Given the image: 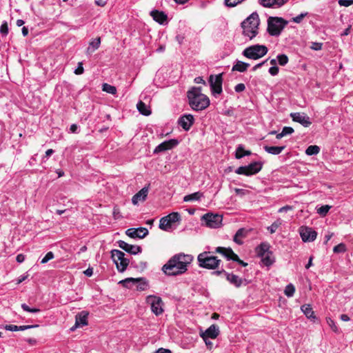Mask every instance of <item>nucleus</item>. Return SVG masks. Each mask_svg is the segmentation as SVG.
Returning <instances> with one entry per match:
<instances>
[{
	"label": "nucleus",
	"instance_id": "nucleus-27",
	"mask_svg": "<svg viewBox=\"0 0 353 353\" xmlns=\"http://www.w3.org/2000/svg\"><path fill=\"white\" fill-rule=\"evenodd\" d=\"M101 44V38L97 37L89 43V46L87 48L86 53L88 55L92 54L96 50H97Z\"/></svg>",
	"mask_w": 353,
	"mask_h": 353
},
{
	"label": "nucleus",
	"instance_id": "nucleus-59",
	"mask_svg": "<svg viewBox=\"0 0 353 353\" xmlns=\"http://www.w3.org/2000/svg\"><path fill=\"white\" fill-rule=\"evenodd\" d=\"M268 61V59L261 62V63H259L257 64H256L253 68H252V71H256L258 68H260L261 67H262L266 62Z\"/></svg>",
	"mask_w": 353,
	"mask_h": 353
},
{
	"label": "nucleus",
	"instance_id": "nucleus-21",
	"mask_svg": "<svg viewBox=\"0 0 353 353\" xmlns=\"http://www.w3.org/2000/svg\"><path fill=\"white\" fill-rule=\"evenodd\" d=\"M148 194V188L144 187L137 194H135L132 199V202L134 205L138 204L140 201H144Z\"/></svg>",
	"mask_w": 353,
	"mask_h": 353
},
{
	"label": "nucleus",
	"instance_id": "nucleus-1",
	"mask_svg": "<svg viewBox=\"0 0 353 353\" xmlns=\"http://www.w3.org/2000/svg\"><path fill=\"white\" fill-rule=\"evenodd\" d=\"M191 254L179 253L174 255L162 267V271L168 276L182 274L188 270V265L193 261Z\"/></svg>",
	"mask_w": 353,
	"mask_h": 353
},
{
	"label": "nucleus",
	"instance_id": "nucleus-54",
	"mask_svg": "<svg viewBox=\"0 0 353 353\" xmlns=\"http://www.w3.org/2000/svg\"><path fill=\"white\" fill-rule=\"evenodd\" d=\"M279 68L278 66H272L270 68L268 72L272 76H276L278 74Z\"/></svg>",
	"mask_w": 353,
	"mask_h": 353
},
{
	"label": "nucleus",
	"instance_id": "nucleus-42",
	"mask_svg": "<svg viewBox=\"0 0 353 353\" xmlns=\"http://www.w3.org/2000/svg\"><path fill=\"white\" fill-rule=\"evenodd\" d=\"M330 208L331 206L328 205H322L321 207L317 209V213L321 216H325Z\"/></svg>",
	"mask_w": 353,
	"mask_h": 353
},
{
	"label": "nucleus",
	"instance_id": "nucleus-33",
	"mask_svg": "<svg viewBox=\"0 0 353 353\" xmlns=\"http://www.w3.org/2000/svg\"><path fill=\"white\" fill-rule=\"evenodd\" d=\"M251 154L250 150H245L243 145H239L236 149L235 157L237 159H241L245 156H249Z\"/></svg>",
	"mask_w": 353,
	"mask_h": 353
},
{
	"label": "nucleus",
	"instance_id": "nucleus-18",
	"mask_svg": "<svg viewBox=\"0 0 353 353\" xmlns=\"http://www.w3.org/2000/svg\"><path fill=\"white\" fill-rule=\"evenodd\" d=\"M125 233L128 236L133 239H143L148 234V230L145 228H129Z\"/></svg>",
	"mask_w": 353,
	"mask_h": 353
},
{
	"label": "nucleus",
	"instance_id": "nucleus-45",
	"mask_svg": "<svg viewBox=\"0 0 353 353\" xmlns=\"http://www.w3.org/2000/svg\"><path fill=\"white\" fill-rule=\"evenodd\" d=\"M0 33L6 36L8 34V26L6 21H3L0 26Z\"/></svg>",
	"mask_w": 353,
	"mask_h": 353
},
{
	"label": "nucleus",
	"instance_id": "nucleus-29",
	"mask_svg": "<svg viewBox=\"0 0 353 353\" xmlns=\"http://www.w3.org/2000/svg\"><path fill=\"white\" fill-rule=\"evenodd\" d=\"M247 235V231L244 228H240L234 236L233 240L238 245L243 244L242 239Z\"/></svg>",
	"mask_w": 353,
	"mask_h": 353
},
{
	"label": "nucleus",
	"instance_id": "nucleus-26",
	"mask_svg": "<svg viewBox=\"0 0 353 353\" xmlns=\"http://www.w3.org/2000/svg\"><path fill=\"white\" fill-rule=\"evenodd\" d=\"M88 313L81 312L76 316L75 327H83L88 324Z\"/></svg>",
	"mask_w": 353,
	"mask_h": 353
},
{
	"label": "nucleus",
	"instance_id": "nucleus-16",
	"mask_svg": "<svg viewBox=\"0 0 353 353\" xmlns=\"http://www.w3.org/2000/svg\"><path fill=\"white\" fill-rule=\"evenodd\" d=\"M290 117L294 121L301 123L304 127H308L312 123L310 117L303 112L291 113Z\"/></svg>",
	"mask_w": 353,
	"mask_h": 353
},
{
	"label": "nucleus",
	"instance_id": "nucleus-8",
	"mask_svg": "<svg viewBox=\"0 0 353 353\" xmlns=\"http://www.w3.org/2000/svg\"><path fill=\"white\" fill-rule=\"evenodd\" d=\"M111 257L119 272H123L126 270L129 264V259L125 258V254L123 252L113 250L111 252Z\"/></svg>",
	"mask_w": 353,
	"mask_h": 353
},
{
	"label": "nucleus",
	"instance_id": "nucleus-2",
	"mask_svg": "<svg viewBox=\"0 0 353 353\" xmlns=\"http://www.w3.org/2000/svg\"><path fill=\"white\" fill-rule=\"evenodd\" d=\"M189 105L195 111L206 109L210 105L209 98L202 93L201 88L193 87L187 92Z\"/></svg>",
	"mask_w": 353,
	"mask_h": 353
},
{
	"label": "nucleus",
	"instance_id": "nucleus-7",
	"mask_svg": "<svg viewBox=\"0 0 353 353\" xmlns=\"http://www.w3.org/2000/svg\"><path fill=\"white\" fill-rule=\"evenodd\" d=\"M270 248L269 243H261L256 250L258 256L261 258V261L266 266H270L274 262V258Z\"/></svg>",
	"mask_w": 353,
	"mask_h": 353
},
{
	"label": "nucleus",
	"instance_id": "nucleus-6",
	"mask_svg": "<svg viewBox=\"0 0 353 353\" xmlns=\"http://www.w3.org/2000/svg\"><path fill=\"white\" fill-rule=\"evenodd\" d=\"M268 52V48L264 45H252L245 48L242 54L250 59L257 60L264 57Z\"/></svg>",
	"mask_w": 353,
	"mask_h": 353
},
{
	"label": "nucleus",
	"instance_id": "nucleus-11",
	"mask_svg": "<svg viewBox=\"0 0 353 353\" xmlns=\"http://www.w3.org/2000/svg\"><path fill=\"white\" fill-rule=\"evenodd\" d=\"M201 220L207 227L217 228L221 225L223 217L218 214L208 213L202 216Z\"/></svg>",
	"mask_w": 353,
	"mask_h": 353
},
{
	"label": "nucleus",
	"instance_id": "nucleus-20",
	"mask_svg": "<svg viewBox=\"0 0 353 353\" xmlns=\"http://www.w3.org/2000/svg\"><path fill=\"white\" fill-rule=\"evenodd\" d=\"M118 245L120 248L132 254H137L141 252L140 246L128 244L124 241H118Z\"/></svg>",
	"mask_w": 353,
	"mask_h": 353
},
{
	"label": "nucleus",
	"instance_id": "nucleus-31",
	"mask_svg": "<svg viewBox=\"0 0 353 353\" xmlns=\"http://www.w3.org/2000/svg\"><path fill=\"white\" fill-rule=\"evenodd\" d=\"M137 108L139 112L143 115L149 116L151 114L150 107L141 101L137 103Z\"/></svg>",
	"mask_w": 353,
	"mask_h": 353
},
{
	"label": "nucleus",
	"instance_id": "nucleus-64",
	"mask_svg": "<svg viewBox=\"0 0 353 353\" xmlns=\"http://www.w3.org/2000/svg\"><path fill=\"white\" fill-rule=\"evenodd\" d=\"M352 26L350 25L343 32L341 33V36H347L350 34Z\"/></svg>",
	"mask_w": 353,
	"mask_h": 353
},
{
	"label": "nucleus",
	"instance_id": "nucleus-48",
	"mask_svg": "<svg viewBox=\"0 0 353 353\" xmlns=\"http://www.w3.org/2000/svg\"><path fill=\"white\" fill-rule=\"evenodd\" d=\"M54 255L52 252H48L46 256L41 259V263H46L50 260L54 259Z\"/></svg>",
	"mask_w": 353,
	"mask_h": 353
},
{
	"label": "nucleus",
	"instance_id": "nucleus-56",
	"mask_svg": "<svg viewBox=\"0 0 353 353\" xmlns=\"http://www.w3.org/2000/svg\"><path fill=\"white\" fill-rule=\"evenodd\" d=\"M38 325H20L18 326V331H23L28 329L34 328L38 327Z\"/></svg>",
	"mask_w": 353,
	"mask_h": 353
},
{
	"label": "nucleus",
	"instance_id": "nucleus-17",
	"mask_svg": "<svg viewBox=\"0 0 353 353\" xmlns=\"http://www.w3.org/2000/svg\"><path fill=\"white\" fill-rule=\"evenodd\" d=\"M178 144L179 141L175 139L165 141L156 147V148L154 150V152L158 153L165 150H171L173 148L176 147Z\"/></svg>",
	"mask_w": 353,
	"mask_h": 353
},
{
	"label": "nucleus",
	"instance_id": "nucleus-36",
	"mask_svg": "<svg viewBox=\"0 0 353 353\" xmlns=\"http://www.w3.org/2000/svg\"><path fill=\"white\" fill-rule=\"evenodd\" d=\"M137 281H139V279H135L134 278H127L119 281V283L122 284L127 288H131L132 285H135V283Z\"/></svg>",
	"mask_w": 353,
	"mask_h": 353
},
{
	"label": "nucleus",
	"instance_id": "nucleus-46",
	"mask_svg": "<svg viewBox=\"0 0 353 353\" xmlns=\"http://www.w3.org/2000/svg\"><path fill=\"white\" fill-rule=\"evenodd\" d=\"M21 308L26 311V312H32V313H37V312H40V310L38 309V308H30L27 304L26 303H22L21 304Z\"/></svg>",
	"mask_w": 353,
	"mask_h": 353
},
{
	"label": "nucleus",
	"instance_id": "nucleus-53",
	"mask_svg": "<svg viewBox=\"0 0 353 353\" xmlns=\"http://www.w3.org/2000/svg\"><path fill=\"white\" fill-rule=\"evenodd\" d=\"M339 4L341 6L348 7L353 4V0H339Z\"/></svg>",
	"mask_w": 353,
	"mask_h": 353
},
{
	"label": "nucleus",
	"instance_id": "nucleus-35",
	"mask_svg": "<svg viewBox=\"0 0 353 353\" xmlns=\"http://www.w3.org/2000/svg\"><path fill=\"white\" fill-rule=\"evenodd\" d=\"M202 196H203V194L201 192H196L193 194L185 196L183 198V201L185 202H189V201H197V200H199Z\"/></svg>",
	"mask_w": 353,
	"mask_h": 353
},
{
	"label": "nucleus",
	"instance_id": "nucleus-12",
	"mask_svg": "<svg viewBox=\"0 0 353 353\" xmlns=\"http://www.w3.org/2000/svg\"><path fill=\"white\" fill-rule=\"evenodd\" d=\"M262 168V164L260 162H254L248 165L239 167L235 172L238 174L250 176L258 173Z\"/></svg>",
	"mask_w": 353,
	"mask_h": 353
},
{
	"label": "nucleus",
	"instance_id": "nucleus-5",
	"mask_svg": "<svg viewBox=\"0 0 353 353\" xmlns=\"http://www.w3.org/2000/svg\"><path fill=\"white\" fill-rule=\"evenodd\" d=\"M288 21L278 17H270L268 19V32L270 35L278 37L287 26Z\"/></svg>",
	"mask_w": 353,
	"mask_h": 353
},
{
	"label": "nucleus",
	"instance_id": "nucleus-19",
	"mask_svg": "<svg viewBox=\"0 0 353 353\" xmlns=\"http://www.w3.org/2000/svg\"><path fill=\"white\" fill-rule=\"evenodd\" d=\"M193 115L188 114L181 116L178 120V124L185 131L190 129L191 126L194 123Z\"/></svg>",
	"mask_w": 353,
	"mask_h": 353
},
{
	"label": "nucleus",
	"instance_id": "nucleus-58",
	"mask_svg": "<svg viewBox=\"0 0 353 353\" xmlns=\"http://www.w3.org/2000/svg\"><path fill=\"white\" fill-rule=\"evenodd\" d=\"M292 210V207L290 206V205H285V206H283L281 208L279 209L278 212L279 213H282V212H286L289 210Z\"/></svg>",
	"mask_w": 353,
	"mask_h": 353
},
{
	"label": "nucleus",
	"instance_id": "nucleus-3",
	"mask_svg": "<svg viewBox=\"0 0 353 353\" xmlns=\"http://www.w3.org/2000/svg\"><path fill=\"white\" fill-rule=\"evenodd\" d=\"M260 23L259 17L256 12H253L241 23L243 34L252 40L259 33Z\"/></svg>",
	"mask_w": 353,
	"mask_h": 353
},
{
	"label": "nucleus",
	"instance_id": "nucleus-14",
	"mask_svg": "<svg viewBox=\"0 0 353 353\" xmlns=\"http://www.w3.org/2000/svg\"><path fill=\"white\" fill-rule=\"evenodd\" d=\"M222 74L210 75L209 83L213 94H219L222 92Z\"/></svg>",
	"mask_w": 353,
	"mask_h": 353
},
{
	"label": "nucleus",
	"instance_id": "nucleus-50",
	"mask_svg": "<svg viewBox=\"0 0 353 353\" xmlns=\"http://www.w3.org/2000/svg\"><path fill=\"white\" fill-rule=\"evenodd\" d=\"M322 43L312 42L310 48L314 50H321L322 49Z\"/></svg>",
	"mask_w": 353,
	"mask_h": 353
},
{
	"label": "nucleus",
	"instance_id": "nucleus-25",
	"mask_svg": "<svg viewBox=\"0 0 353 353\" xmlns=\"http://www.w3.org/2000/svg\"><path fill=\"white\" fill-rule=\"evenodd\" d=\"M150 15L155 21L160 24H163L167 20V15L163 12L152 10L150 12Z\"/></svg>",
	"mask_w": 353,
	"mask_h": 353
},
{
	"label": "nucleus",
	"instance_id": "nucleus-10",
	"mask_svg": "<svg viewBox=\"0 0 353 353\" xmlns=\"http://www.w3.org/2000/svg\"><path fill=\"white\" fill-rule=\"evenodd\" d=\"M181 221V215L179 212H172L162 217L159 221V228L164 231H168L172 228L173 223Z\"/></svg>",
	"mask_w": 353,
	"mask_h": 353
},
{
	"label": "nucleus",
	"instance_id": "nucleus-55",
	"mask_svg": "<svg viewBox=\"0 0 353 353\" xmlns=\"http://www.w3.org/2000/svg\"><path fill=\"white\" fill-rule=\"evenodd\" d=\"M245 89V85L244 83H238L235 87H234V90L236 92H241L243 91H244Z\"/></svg>",
	"mask_w": 353,
	"mask_h": 353
},
{
	"label": "nucleus",
	"instance_id": "nucleus-63",
	"mask_svg": "<svg viewBox=\"0 0 353 353\" xmlns=\"http://www.w3.org/2000/svg\"><path fill=\"white\" fill-rule=\"evenodd\" d=\"M194 82L196 83H203V84H205V81L203 79V78L201 77H196L194 79Z\"/></svg>",
	"mask_w": 353,
	"mask_h": 353
},
{
	"label": "nucleus",
	"instance_id": "nucleus-38",
	"mask_svg": "<svg viewBox=\"0 0 353 353\" xmlns=\"http://www.w3.org/2000/svg\"><path fill=\"white\" fill-rule=\"evenodd\" d=\"M102 90L107 93L115 94L117 93V88L108 83H103L102 85Z\"/></svg>",
	"mask_w": 353,
	"mask_h": 353
},
{
	"label": "nucleus",
	"instance_id": "nucleus-30",
	"mask_svg": "<svg viewBox=\"0 0 353 353\" xmlns=\"http://www.w3.org/2000/svg\"><path fill=\"white\" fill-rule=\"evenodd\" d=\"M285 146H268L265 145L264 150L265 152H267L269 154L277 155L283 152V150L285 149Z\"/></svg>",
	"mask_w": 353,
	"mask_h": 353
},
{
	"label": "nucleus",
	"instance_id": "nucleus-37",
	"mask_svg": "<svg viewBox=\"0 0 353 353\" xmlns=\"http://www.w3.org/2000/svg\"><path fill=\"white\" fill-rule=\"evenodd\" d=\"M320 152V148L318 145H310L305 150V154L308 156L316 155Z\"/></svg>",
	"mask_w": 353,
	"mask_h": 353
},
{
	"label": "nucleus",
	"instance_id": "nucleus-28",
	"mask_svg": "<svg viewBox=\"0 0 353 353\" xmlns=\"http://www.w3.org/2000/svg\"><path fill=\"white\" fill-rule=\"evenodd\" d=\"M249 67V63L237 60L232 66V70L244 72L248 70Z\"/></svg>",
	"mask_w": 353,
	"mask_h": 353
},
{
	"label": "nucleus",
	"instance_id": "nucleus-24",
	"mask_svg": "<svg viewBox=\"0 0 353 353\" xmlns=\"http://www.w3.org/2000/svg\"><path fill=\"white\" fill-rule=\"evenodd\" d=\"M225 275L227 281L236 288H240L243 284V280L237 275L228 272H225Z\"/></svg>",
	"mask_w": 353,
	"mask_h": 353
},
{
	"label": "nucleus",
	"instance_id": "nucleus-13",
	"mask_svg": "<svg viewBox=\"0 0 353 353\" xmlns=\"http://www.w3.org/2000/svg\"><path fill=\"white\" fill-rule=\"evenodd\" d=\"M216 253L221 254L224 256L228 260H232L234 261L237 262L239 264L241 265L243 267L248 265V263L243 261L239 259L237 254H236L233 250L230 248H224V247H217L215 250Z\"/></svg>",
	"mask_w": 353,
	"mask_h": 353
},
{
	"label": "nucleus",
	"instance_id": "nucleus-22",
	"mask_svg": "<svg viewBox=\"0 0 353 353\" xmlns=\"http://www.w3.org/2000/svg\"><path fill=\"white\" fill-rule=\"evenodd\" d=\"M288 0H259L261 5L265 8H280Z\"/></svg>",
	"mask_w": 353,
	"mask_h": 353
},
{
	"label": "nucleus",
	"instance_id": "nucleus-52",
	"mask_svg": "<svg viewBox=\"0 0 353 353\" xmlns=\"http://www.w3.org/2000/svg\"><path fill=\"white\" fill-rule=\"evenodd\" d=\"M83 72H84V69H83V63L82 62H79L77 68L74 70V73L76 74L79 75V74H83Z\"/></svg>",
	"mask_w": 353,
	"mask_h": 353
},
{
	"label": "nucleus",
	"instance_id": "nucleus-15",
	"mask_svg": "<svg viewBox=\"0 0 353 353\" xmlns=\"http://www.w3.org/2000/svg\"><path fill=\"white\" fill-rule=\"evenodd\" d=\"M299 232L300 236L304 242L314 241L317 236L316 231L309 227H301Z\"/></svg>",
	"mask_w": 353,
	"mask_h": 353
},
{
	"label": "nucleus",
	"instance_id": "nucleus-60",
	"mask_svg": "<svg viewBox=\"0 0 353 353\" xmlns=\"http://www.w3.org/2000/svg\"><path fill=\"white\" fill-rule=\"evenodd\" d=\"M83 273L85 276L90 277L93 274V269L92 268H88L83 272Z\"/></svg>",
	"mask_w": 353,
	"mask_h": 353
},
{
	"label": "nucleus",
	"instance_id": "nucleus-47",
	"mask_svg": "<svg viewBox=\"0 0 353 353\" xmlns=\"http://www.w3.org/2000/svg\"><path fill=\"white\" fill-rule=\"evenodd\" d=\"M242 2L241 0H225V4L228 7H234Z\"/></svg>",
	"mask_w": 353,
	"mask_h": 353
},
{
	"label": "nucleus",
	"instance_id": "nucleus-62",
	"mask_svg": "<svg viewBox=\"0 0 353 353\" xmlns=\"http://www.w3.org/2000/svg\"><path fill=\"white\" fill-rule=\"evenodd\" d=\"M154 353H172V352L170 350L164 349V348H159Z\"/></svg>",
	"mask_w": 353,
	"mask_h": 353
},
{
	"label": "nucleus",
	"instance_id": "nucleus-51",
	"mask_svg": "<svg viewBox=\"0 0 353 353\" xmlns=\"http://www.w3.org/2000/svg\"><path fill=\"white\" fill-rule=\"evenodd\" d=\"M282 132L285 137L292 134L294 132V129L292 127L285 126L283 128Z\"/></svg>",
	"mask_w": 353,
	"mask_h": 353
},
{
	"label": "nucleus",
	"instance_id": "nucleus-39",
	"mask_svg": "<svg viewBox=\"0 0 353 353\" xmlns=\"http://www.w3.org/2000/svg\"><path fill=\"white\" fill-rule=\"evenodd\" d=\"M276 59L278 61L279 64L282 66L285 65L289 61L288 56L284 54H278L276 57Z\"/></svg>",
	"mask_w": 353,
	"mask_h": 353
},
{
	"label": "nucleus",
	"instance_id": "nucleus-44",
	"mask_svg": "<svg viewBox=\"0 0 353 353\" xmlns=\"http://www.w3.org/2000/svg\"><path fill=\"white\" fill-rule=\"evenodd\" d=\"M326 321L333 332H339L338 327H337L335 322L334 321V320H332L331 318H326Z\"/></svg>",
	"mask_w": 353,
	"mask_h": 353
},
{
	"label": "nucleus",
	"instance_id": "nucleus-23",
	"mask_svg": "<svg viewBox=\"0 0 353 353\" xmlns=\"http://www.w3.org/2000/svg\"><path fill=\"white\" fill-rule=\"evenodd\" d=\"M219 328L216 325H210L205 332L201 334V337H207L210 339H216L219 334Z\"/></svg>",
	"mask_w": 353,
	"mask_h": 353
},
{
	"label": "nucleus",
	"instance_id": "nucleus-9",
	"mask_svg": "<svg viewBox=\"0 0 353 353\" xmlns=\"http://www.w3.org/2000/svg\"><path fill=\"white\" fill-rule=\"evenodd\" d=\"M145 302L150 306L152 313L156 316H159L163 312V303L161 297L155 295H148L146 296Z\"/></svg>",
	"mask_w": 353,
	"mask_h": 353
},
{
	"label": "nucleus",
	"instance_id": "nucleus-34",
	"mask_svg": "<svg viewBox=\"0 0 353 353\" xmlns=\"http://www.w3.org/2000/svg\"><path fill=\"white\" fill-rule=\"evenodd\" d=\"M137 279H139V281L135 283V285H137V290L139 291L145 290L148 287L147 281L143 278H137Z\"/></svg>",
	"mask_w": 353,
	"mask_h": 353
},
{
	"label": "nucleus",
	"instance_id": "nucleus-41",
	"mask_svg": "<svg viewBox=\"0 0 353 353\" xmlns=\"http://www.w3.org/2000/svg\"><path fill=\"white\" fill-rule=\"evenodd\" d=\"M281 225V221L277 220V221H274L270 226H269L268 228V230L271 234H273L276 231V230Z\"/></svg>",
	"mask_w": 353,
	"mask_h": 353
},
{
	"label": "nucleus",
	"instance_id": "nucleus-4",
	"mask_svg": "<svg viewBox=\"0 0 353 353\" xmlns=\"http://www.w3.org/2000/svg\"><path fill=\"white\" fill-rule=\"evenodd\" d=\"M199 266L208 270L216 269L221 260L216 256L210 254V252H203L199 254L197 256Z\"/></svg>",
	"mask_w": 353,
	"mask_h": 353
},
{
	"label": "nucleus",
	"instance_id": "nucleus-49",
	"mask_svg": "<svg viewBox=\"0 0 353 353\" xmlns=\"http://www.w3.org/2000/svg\"><path fill=\"white\" fill-rule=\"evenodd\" d=\"M307 14V12H305V13H301L299 15H297L296 17H293L292 18V21L294 22V23H299L302 21V20L303 19V18Z\"/></svg>",
	"mask_w": 353,
	"mask_h": 353
},
{
	"label": "nucleus",
	"instance_id": "nucleus-32",
	"mask_svg": "<svg viewBox=\"0 0 353 353\" xmlns=\"http://www.w3.org/2000/svg\"><path fill=\"white\" fill-rule=\"evenodd\" d=\"M301 310L307 319H314L316 318V316L314 315V312L310 305L305 304L301 306Z\"/></svg>",
	"mask_w": 353,
	"mask_h": 353
},
{
	"label": "nucleus",
	"instance_id": "nucleus-40",
	"mask_svg": "<svg viewBox=\"0 0 353 353\" xmlns=\"http://www.w3.org/2000/svg\"><path fill=\"white\" fill-rule=\"evenodd\" d=\"M294 292H295V288L294 286L290 283L288 284L285 288V290H284V293L285 294L288 296V297H292L294 294Z\"/></svg>",
	"mask_w": 353,
	"mask_h": 353
},
{
	"label": "nucleus",
	"instance_id": "nucleus-43",
	"mask_svg": "<svg viewBox=\"0 0 353 353\" xmlns=\"http://www.w3.org/2000/svg\"><path fill=\"white\" fill-rule=\"evenodd\" d=\"M346 250L345 245L344 243H339L336 245L333 248V252L334 253H342L345 252Z\"/></svg>",
	"mask_w": 353,
	"mask_h": 353
},
{
	"label": "nucleus",
	"instance_id": "nucleus-61",
	"mask_svg": "<svg viewBox=\"0 0 353 353\" xmlns=\"http://www.w3.org/2000/svg\"><path fill=\"white\" fill-rule=\"evenodd\" d=\"M16 260L19 263H22L25 260V256L22 254H19L17 256Z\"/></svg>",
	"mask_w": 353,
	"mask_h": 353
},
{
	"label": "nucleus",
	"instance_id": "nucleus-57",
	"mask_svg": "<svg viewBox=\"0 0 353 353\" xmlns=\"http://www.w3.org/2000/svg\"><path fill=\"white\" fill-rule=\"evenodd\" d=\"M5 329L8 331H18V325H6Z\"/></svg>",
	"mask_w": 353,
	"mask_h": 353
}]
</instances>
